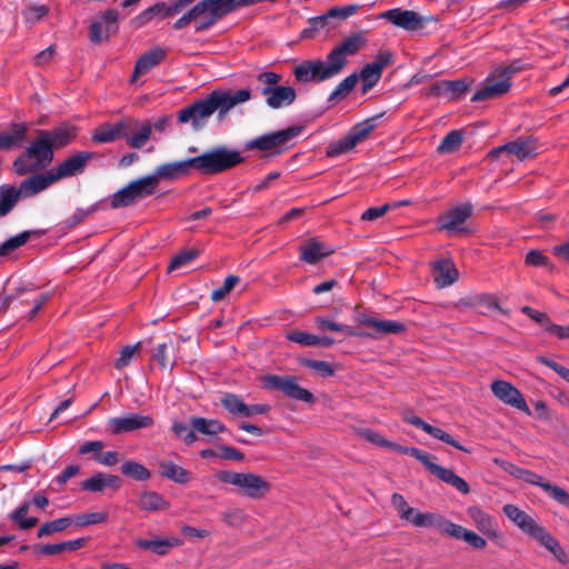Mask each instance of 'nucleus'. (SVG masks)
I'll use <instances>...</instances> for the list:
<instances>
[{
  "label": "nucleus",
  "mask_w": 569,
  "mask_h": 569,
  "mask_svg": "<svg viewBox=\"0 0 569 569\" xmlns=\"http://www.w3.org/2000/svg\"><path fill=\"white\" fill-rule=\"evenodd\" d=\"M53 149L68 146L76 138V127L63 124L52 130H44Z\"/></svg>",
  "instance_id": "f704fd0d"
},
{
  "label": "nucleus",
  "mask_w": 569,
  "mask_h": 569,
  "mask_svg": "<svg viewBox=\"0 0 569 569\" xmlns=\"http://www.w3.org/2000/svg\"><path fill=\"white\" fill-rule=\"evenodd\" d=\"M139 506L147 511L166 510L169 502L154 491H144L139 497Z\"/></svg>",
  "instance_id": "58836bf2"
},
{
  "label": "nucleus",
  "mask_w": 569,
  "mask_h": 569,
  "mask_svg": "<svg viewBox=\"0 0 569 569\" xmlns=\"http://www.w3.org/2000/svg\"><path fill=\"white\" fill-rule=\"evenodd\" d=\"M192 161L193 169L202 174H217L238 166L243 161V157L237 150L218 147L193 157Z\"/></svg>",
  "instance_id": "423d86ee"
},
{
  "label": "nucleus",
  "mask_w": 569,
  "mask_h": 569,
  "mask_svg": "<svg viewBox=\"0 0 569 569\" xmlns=\"http://www.w3.org/2000/svg\"><path fill=\"white\" fill-rule=\"evenodd\" d=\"M221 519L229 527H240L246 521L247 513L240 508H234L224 511Z\"/></svg>",
  "instance_id": "680f3d73"
},
{
  "label": "nucleus",
  "mask_w": 569,
  "mask_h": 569,
  "mask_svg": "<svg viewBox=\"0 0 569 569\" xmlns=\"http://www.w3.org/2000/svg\"><path fill=\"white\" fill-rule=\"evenodd\" d=\"M463 141V134L460 130H452L447 133L440 144L437 148V151L440 154L452 153L459 150Z\"/></svg>",
  "instance_id": "37998d69"
},
{
  "label": "nucleus",
  "mask_w": 569,
  "mask_h": 569,
  "mask_svg": "<svg viewBox=\"0 0 569 569\" xmlns=\"http://www.w3.org/2000/svg\"><path fill=\"white\" fill-rule=\"evenodd\" d=\"M452 525H453V522H451L450 520L446 519L441 515L433 513V512H426V513L421 512V516H419L416 519V527H418V528H427V527L436 528L440 532L446 533L448 536L450 533Z\"/></svg>",
  "instance_id": "72a5a7b5"
},
{
  "label": "nucleus",
  "mask_w": 569,
  "mask_h": 569,
  "mask_svg": "<svg viewBox=\"0 0 569 569\" xmlns=\"http://www.w3.org/2000/svg\"><path fill=\"white\" fill-rule=\"evenodd\" d=\"M192 168L193 161L192 158H189L182 161L160 164L156 168L151 176L157 178V186H159L161 180H177L180 177L188 174Z\"/></svg>",
  "instance_id": "6ab92c4d"
},
{
  "label": "nucleus",
  "mask_w": 569,
  "mask_h": 569,
  "mask_svg": "<svg viewBox=\"0 0 569 569\" xmlns=\"http://www.w3.org/2000/svg\"><path fill=\"white\" fill-rule=\"evenodd\" d=\"M56 182L57 180L50 169L43 173H36L23 180L20 183L19 191L23 197L29 198L46 190Z\"/></svg>",
  "instance_id": "412c9836"
},
{
  "label": "nucleus",
  "mask_w": 569,
  "mask_h": 569,
  "mask_svg": "<svg viewBox=\"0 0 569 569\" xmlns=\"http://www.w3.org/2000/svg\"><path fill=\"white\" fill-rule=\"evenodd\" d=\"M538 142L533 138L517 139L499 146L489 152L490 157H498L502 152L517 157L520 161L530 159L538 153Z\"/></svg>",
  "instance_id": "dca6fc26"
},
{
  "label": "nucleus",
  "mask_w": 569,
  "mask_h": 569,
  "mask_svg": "<svg viewBox=\"0 0 569 569\" xmlns=\"http://www.w3.org/2000/svg\"><path fill=\"white\" fill-rule=\"evenodd\" d=\"M542 490L558 503L569 507V493L565 489L547 481L542 483Z\"/></svg>",
  "instance_id": "13d9d810"
},
{
  "label": "nucleus",
  "mask_w": 569,
  "mask_h": 569,
  "mask_svg": "<svg viewBox=\"0 0 569 569\" xmlns=\"http://www.w3.org/2000/svg\"><path fill=\"white\" fill-rule=\"evenodd\" d=\"M26 123H13L8 130L0 132V150L20 147L27 136Z\"/></svg>",
  "instance_id": "7c9ffc66"
},
{
  "label": "nucleus",
  "mask_w": 569,
  "mask_h": 569,
  "mask_svg": "<svg viewBox=\"0 0 569 569\" xmlns=\"http://www.w3.org/2000/svg\"><path fill=\"white\" fill-rule=\"evenodd\" d=\"M449 536L466 541L475 549H485L487 546V541L482 537L472 530L463 528L460 525L453 523Z\"/></svg>",
  "instance_id": "4c0bfd02"
},
{
  "label": "nucleus",
  "mask_w": 569,
  "mask_h": 569,
  "mask_svg": "<svg viewBox=\"0 0 569 569\" xmlns=\"http://www.w3.org/2000/svg\"><path fill=\"white\" fill-rule=\"evenodd\" d=\"M190 426L204 436H216L227 430V427L220 420L203 417H191Z\"/></svg>",
  "instance_id": "c9c22d12"
},
{
  "label": "nucleus",
  "mask_w": 569,
  "mask_h": 569,
  "mask_svg": "<svg viewBox=\"0 0 569 569\" xmlns=\"http://www.w3.org/2000/svg\"><path fill=\"white\" fill-rule=\"evenodd\" d=\"M129 124L130 121L127 120L116 123H103L94 130L92 140L97 143H108L124 138L127 137Z\"/></svg>",
  "instance_id": "4be33fe9"
},
{
  "label": "nucleus",
  "mask_w": 569,
  "mask_h": 569,
  "mask_svg": "<svg viewBox=\"0 0 569 569\" xmlns=\"http://www.w3.org/2000/svg\"><path fill=\"white\" fill-rule=\"evenodd\" d=\"M110 32V28L103 27L102 22H92L90 27V40L94 43H99L107 39Z\"/></svg>",
  "instance_id": "774afa93"
},
{
  "label": "nucleus",
  "mask_w": 569,
  "mask_h": 569,
  "mask_svg": "<svg viewBox=\"0 0 569 569\" xmlns=\"http://www.w3.org/2000/svg\"><path fill=\"white\" fill-rule=\"evenodd\" d=\"M21 193L14 187L4 186L0 188V217L7 216L17 204Z\"/></svg>",
  "instance_id": "a19ab883"
},
{
  "label": "nucleus",
  "mask_w": 569,
  "mask_h": 569,
  "mask_svg": "<svg viewBox=\"0 0 569 569\" xmlns=\"http://www.w3.org/2000/svg\"><path fill=\"white\" fill-rule=\"evenodd\" d=\"M266 387L282 391L287 397L311 403L315 396L297 383L296 378L289 376L268 375L264 378Z\"/></svg>",
  "instance_id": "9d476101"
},
{
  "label": "nucleus",
  "mask_w": 569,
  "mask_h": 569,
  "mask_svg": "<svg viewBox=\"0 0 569 569\" xmlns=\"http://www.w3.org/2000/svg\"><path fill=\"white\" fill-rule=\"evenodd\" d=\"M166 57V51L161 48H156L143 53L136 62L131 81L134 82L139 77L148 73L157 67Z\"/></svg>",
  "instance_id": "cd10ccee"
},
{
  "label": "nucleus",
  "mask_w": 569,
  "mask_h": 569,
  "mask_svg": "<svg viewBox=\"0 0 569 569\" xmlns=\"http://www.w3.org/2000/svg\"><path fill=\"white\" fill-rule=\"evenodd\" d=\"M366 43L365 38L352 34L336 46L326 60H308L295 68V77L300 82H321L338 76L347 64V59L355 56Z\"/></svg>",
  "instance_id": "f257e3e1"
},
{
  "label": "nucleus",
  "mask_w": 569,
  "mask_h": 569,
  "mask_svg": "<svg viewBox=\"0 0 569 569\" xmlns=\"http://www.w3.org/2000/svg\"><path fill=\"white\" fill-rule=\"evenodd\" d=\"M151 136V126L142 124L137 133L129 134L127 130V142L131 148L140 149L142 148Z\"/></svg>",
  "instance_id": "603ef678"
},
{
  "label": "nucleus",
  "mask_w": 569,
  "mask_h": 569,
  "mask_svg": "<svg viewBox=\"0 0 569 569\" xmlns=\"http://www.w3.org/2000/svg\"><path fill=\"white\" fill-rule=\"evenodd\" d=\"M260 94L266 98V103L271 109L288 107L296 100L297 97L292 87L284 86H278L274 89H261Z\"/></svg>",
  "instance_id": "aec40b11"
},
{
  "label": "nucleus",
  "mask_w": 569,
  "mask_h": 569,
  "mask_svg": "<svg viewBox=\"0 0 569 569\" xmlns=\"http://www.w3.org/2000/svg\"><path fill=\"white\" fill-rule=\"evenodd\" d=\"M93 158V153L89 151H79L64 159L58 167L51 168L57 181L70 177H74L84 171L87 163Z\"/></svg>",
  "instance_id": "2eb2a0df"
},
{
  "label": "nucleus",
  "mask_w": 569,
  "mask_h": 569,
  "mask_svg": "<svg viewBox=\"0 0 569 569\" xmlns=\"http://www.w3.org/2000/svg\"><path fill=\"white\" fill-rule=\"evenodd\" d=\"M510 87L511 82L507 79H503L495 70L490 76L486 78L482 87L473 93L471 101L478 102L501 97L509 91Z\"/></svg>",
  "instance_id": "f3484780"
},
{
  "label": "nucleus",
  "mask_w": 569,
  "mask_h": 569,
  "mask_svg": "<svg viewBox=\"0 0 569 569\" xmlns=\"http://www.w3.org/2000/svg\"><path fill=\"white\" fill-rule=\"evenodd\" d=\"M300 259L307 263L315 264L325 257H328L333 250L325 243L317 240H310L300 247Z\"/></svg>",
  "instance_id": "2f4dec72"
},
{
  "label": "nucleus",
  "mask_w": 569,
  "mask_h": 569,
  "mask_svg": "<svg viewBox=\"0 0 569 569\" xmlns=\"http://www.w3.org/2000/svg\"><path fill=\"white\" fill-rule=\"evenodd\" d=\"M382 114H377L365 119L356 123L348 132L357 142V144L368 138V136L376 129L377 120L381 118Z\"/></svg>",
  "instance_id": "ea45409f"
},
{
  "label": "nucleus",
  "mask_w": 569,
  "mask_h": 569,
  "mask_svg": "<svg viewBox=\"0 0 569 569\" xmlns=\"http://www.w3.org/2000/svg\"><path fill=\"white\" fill-rule=\"evenodd\" d=\"M360 323L372 328L373 335H377V338L385 335L401 333L406 329L405 325L399 321L377 319L368 316L360 318Z\"/></svg>",
  "instance_id": "c85d7f7f"
},
{
  "label": "nucleus",
  "mask_w": 569,
  "mask_h": 569,
  "mask_svg": "<svg viewBox=\"0 0 569 569\" xmlns=\"http://www.w3.org/2000/svg\"><path fill=\"white\" fill-rule=\"evenodd\" d=\"M502 510L508 519H510L525 533L549 550L559 562L563 565L569 562V557L560 546L559 541L530 515L511 503L505 505Z\"/></svg>",
  "instance_id": "7ed1b4c3"
},
{
  "label": "nucleus",
  "mask_w": 569,
  "mask_h": 569,
  "mask_svg": "<svg viewBox=\"0 0 569 569\" xmlns=\"http://www.w3.org/2000/svg\"><path fill=\"white\" fill-rule=\"evenodd\" d=\"M159 472L162 477L179 485H186L190 481V472L171 460L159 461Z\"/></svg>",
  "instance_id": "473e14b6"
},
{
  "label": "nucleus",
  "mask_w": 569,
  "mask_h": 569,
  "mask_svg": "<svg viewBox=\"0 0 569 569\" xmlns=\"http://www.w3.org/2000/svg\"><path fill=\"white\" fill-rule=\"evenodd\" d=\"M73 523L72 517H63L43 523L38 530V537L43 538L54 532H61Z\"/></svg>",
  "instance_id": "a18cd8bd"
},
{
  "label": "nucleus",
  "mask_w": 569,
  "mask_h": 569,
  "mask_svg": "<svg viewBox=\"0 0 569 569\" xmlns=\"http://www.w3.org/2000/svg\"><path fill=\"white\" fill-rule=\"evenodd\" d=\"M31 237V231H22L8 240H6L2 246V256H8L10 252L16 249L22 247Z\"/></svg>",
  "instance_id": "864d4df0"
},
{
  "label": "nucleus",
  "mask_w": 569,
  "mask_h": 569,
  "mask_svg": "<svg viewBox=\"0 0 569 569\" xmlns=\"http://www.w3.org/2000/svg\"><path fill=\"white\" fill-rule=\"evenodd\" d=\"M490 390L493 396L502 403L516 408L527 416L531 415V410L528 407L525 397L510 382L505 380H496L491 383Z\"/></svg>",
  "instance_id": "f8f14e48"
},
{
  "label": "nucleus",
  "mask_w": 569,
  "mask_h": 569,
  "mask_svg": "<svg viewBox=\"0 0 569 569\" xmlns=\"http://www.w3.org/2000/svg\"><path fill=\"white\" fill-rule=\"evenodd\" d=\"M97 209H98L97 203L90 206L87 209L78 208L74 210V212L70 217L64 219L63 224L67 228H73V227L78 226L79 223H81L88 216L93 213Z\"/></svg>",
  "instance_id": "bf43d9fd"
},
{
  "label": "nucleus",
  "mask_w": 569,
  "mask_h": 569,
  "mask_svg": "<svg viewBox=\"0 0 569 569\" xmlns=\"http://www.w3.org/2000/svg\"><path fill=\"white\" fill-rule=\"evenodd\" d=\"M467 511L480 532L489 538H498L499 531L497 523L489 513L476 506L469 507Z\"/></svg>",
  "instance_id": "bb28decb"
},
{
  "label": "nucleus",
  "mask_w": 569,
  "mask_h": 569,
  "mask_svg": "<svg viewBox=\"0 0 569 569\" xmlns=\"http://www.w3.org/2000/svg\"><path fill=\"white\" fill-rule=\"evenodd\" d=\"M192 2L193 0H177L170 6H167L163 2L156 3L154 6L147 8L140 14H138L132 20V23L134 28H141L157 17L164 19L181 13Z\"/></svg>",
  "instance_id": "9b49d317"
},
{
  "label": "nucleus",
  "mask_w": 569,
  "mask_h": 569,
  "mask_svg": "<svg viewBox=\"0 0 569 569\" xmlns=\"http://www.w3.org/2000/svg\"><path fill=\"white\" fill-rule=\"evenodd\" d=\"M426 432L430 435L431 437L439 439L461 451L468 452V449H466L462 445H460L458 441H456L448 432L445 430L433 427L431 425H428L426 428Z\"/></svg>",
  "instance_id": "6e6d98bb"
},
{
  "label": "nucleus",
  "mask_w": 569,
  "mask_h": 569,
  "mask_svg": "<svg viewBox=\"0 0 569 569\" xmlns=\"http://www.w3.org/2000/svg\"><path fill=\"white\" fill-rule=\"evenodd\" d=\"M221 482L239 488L251 499H260L270 490V483L261 476L252 472L219 471L216 475Z\"/></svg>",
  "instance_id": "6e6552de"
},
{
  "label": "nucleus",
  "mask_w": 569,
  "mask_h": 569,
  "mask_svg": "<svg viewBox=\"0 0 569 569\" xmlns=\"http://www.w3.org/2000/svg\"><path fill=\"white\" fill-rule=\"evenodd\" d=\"M199 254H200V251L198 249L182 250L172 258V260L168 267V270L172 271V270L179 269L183 266H187V264L191 263Z\"/></svg>",
  "instance_id": "3c124183"
},
{
  "label": "nucleus",
  "mask_w": 569,
  "mask_h": 569,
  "mask_svg": "<svg viewBox=\"0 0 569 569\" xmlns=\"http://www.w3.org/2000/svg\"><path fill=\"white\" fill-rule=\"evenodd\" d=\"M121 472L123 476L131 478L136 481H147L151 477V472L143 465L127 460L121 465Z\"/></svg>",
  "instance_id": "79ce46f5"
},
{
  "label": "nucleus",
  "mask_w": 569,
  "mask_h": 569,
  "mask_svg": "<svg viewBox=\"0 0 569 569\" xmlns=\"http://www.w3.org/2000/svg\"><path fill=\"white\" fill-rule=\"evenodd\" d=\"M152 425L153 419L150 416H142L138 413H130L124 417H116L108 420V427L112 435H121L139 429H146Z\"/></svg>",
  "instance_id": "a211bd4d"
},
{
  "label": "nucleus",
  "mask_w": 569,
  "mask_h": 569,
  "mask_svg": "<svg viewBox=\"0 0 569 569\" xmlns=\"http://www.w3.org/2000/svg\"><path fill=\"white\" fill-rule=\"evenodd\" d=\"M222 407L231 415L243 417L246 403L233 393H226L221 399Z\"/></svg>",
  "instance_id": "09e8293b"
},
{
  "label": "nucleus",
  "mask_w": 569,
  "mask_h": 569,
  "mask_svg": "<svg viewBox=\"0 0 569 569\" xmlns=\"http://www.w3.org/2000/svg\"><path fill=\"white\" fill-rule=\"evenodd\" d=\"M472 206L470 203L458 204L438 218V228L445 230L448 234L465 232L463 223L470 218Z\"/></svg>",
  "instance_id": "ddd939ff"
},
{
  "label": "nucleus",
  "mask_w": 569,
  "mask_h": 569,
  "mask_svg": "<svg viewBox=\"0 0 569 569\" xmlns=\"http://www.w3.org/2000/svg\"><path fill=\"white\" fill-rule=\"evenodd\" d=\"M526 263L532 267H542L552 270L553 266L550 259L539 250H530L525 259Z\"/></svg>",
  "instance_id": "052dcab7"
},
{
  "label": "nucleus",
  "mask_w": 569,
  "mask_h": 569,
  "mask_svg": "<svg viewBox=\"0 0 569 569\" xmlns=\"http://www.w3.org/2000/svg\"><path fill=\"white\" fill-rule=\"evenodd\" d=\"M300 132L301 127H289L283 130L252 139L247 143V148L267 151L269 154H279L283 151V148Z\"/></svg>",
  "instance_id": "1a4fd4ad"
},
{
  "label": "nucleus",
  "mask_w": 569,
  "mask_h": 569,
  "mask_svg": "<svg viewBox=\"0 0 569 569\" xmlns=\"http://www.w3.org/2000/svg\"><path fill=\"white\" fill-rule=\"evenodd\" d=\"M470 82L471 81L468 79L438 81L432 84L431 93L433 96L447 97L451 100H458L466 93Z\"/></svg>",
  "instance_id": "b1692460"
},
{
  "label": "nucleus",
  "mask_w": 569,
  "mask_h": 569,
  "mask_svg": "<svg viewBox=\"0 0 569 569\" xmlns=\"http://www.w3.org/2000/svg\"><path fill=\"white\" fill-rule=\"evenodd\" d=\"M358 8H359L358 4H349V6H345V7H333L328 11L327 14L313 18L311 20L312 28L315 30L325 28L327 20L329 18L346 19V18L355 14L357 12Z\"/></svg>",
  "instance_id": "e433bc0d"
},
{
  "label": "nucleus",
  "mask_w": 569,
  "mask_h": 569,
  "mask_svg": "<svg viewBox=\"0 0 569 569\" xmlns=\"http://www.w3.org/2000/svg\"><path fill=\"white\" fill-rule=\"evenodd\" d=\"M108 512L106 511H97V512H86L76 516L72 518L73 523L78 527H86L90 525L102 523L107 521Z\"/></svg>",
  "instance_id": "8fccbe9b"
},
{
  "label": "nucleus",
  "mask_w": 569,
  "mask_h": 569,
  "mask_svg": "<svg viewBox=\"0 0 569 569\" xmlns=\"http://www.w3.org/2000/svg\"><path fill=\"white\" fill-rule=\"evenodd\" d=\"M251 98L249 89L214 90L206 99L196 101L194 103L181 109L178 120L181 123L190 122L193 128H200L204 121L214 112L222 118L230 109L239 103H243Z\"/></svg>",
  "instance_id": "f03ea898"
},
{
  "label": "nucleus",
  "mask_w": 569,
  "mask_h": 569,
  "mask_svg": "<svg viewBox=\"0 0 569 569\" xmlns=\"http://www.w3.org/2000/svg\"><path fill=\"white\" fill-rule=\"evenodd\" d=\"M157 178L150 174L140 177L127 183L110 197L112 209L127 208L138 201L151 197L157 191Z\"/></svg>",
  "instance_id": "0eeeda50"
},
{
  "label": "nucleus",
  "mask_w": 569,
  "mask_h": 569,
  "mask_svg": "<svg viewBox=\"0 0 569 569\" xmlns=\"http://www.w3.org/2000/svg\"><path fill=\"white\" fill-rule=\"evenodd\" d=\"M184 10L173 23V28L181 30L193 23L198 32L208 30L218 19L233 11L230 0H200L192 7L189 4Z\"/></svg>",
  "instance_id": "20e7f679"
},
{
  "label": "nucleus",
  "mask_w": 569,
  "mask_h": 569,
  "mask_svg": "<svg viewBox=\"0 0 569 569\" xmlns=\"http://www.w3.org/2000/svg\"><path fill=\"white\" fill-rule=\"evenodd\" d=\"M240 281L238 276L230 274L224 279L223 284L220 288H217L212 290L211 292V300L214 302H218L222 300L233 288L234 286Z\"/></svg>",
  "instance_id": "4d7b16f0"
},
{
  "label": "nucleus",
  "mask_w": 569,
  "mask_h": 569,
  "mask_svg": "<svg viewBox=\"0 0 569 569\" xmlns=\"http://www.w3.org/2000/svg\"><path fill=\"white\" fill-rule=\"evenodd\" d=\"M305 366L317 371L323 378L331 377L335 373L333 367L327 361L306 360Z\"/></svg>",
  "instance_id": "338daca9"
},
{
  "label": "nucleus",
  "mask_w": 569,
  "mask_h": 569,
  "mask_svg": "<svg viewBox=\"0 0 569 569\" xmlns=\"http://www.w3.org/2000/svg\"><path fill=\"white\" fill-rule=\"evenodd\" d=\"M136 545L143 550L151 551L159 556L167 555L172 548L181 546L182 540L176 537L170 538H156V539H139Z\"/></svg>",
  "instance_id": "c756f323"
},
{
  "label": "nucleus",
  "mask_w": 569,
  "mask_h": 569,
  "mask_svg": "<svg viewBox=\"0 0 569 569\" xmlns=\"http://www.w3.org/2000/svg\"><path fill=\"white\" fill-rule=\"evenodd\" d=\"M380 19H385L392 23L395 27L401 28L406 31H416L423 28L426 18L412 10H403L401 8H393L381 12Z\"/></svg>",
  "instance_id": "4468645a"
},
{
  "label": "nucleus",
  "mask_w": 569,
  "mask_h": 569,
  "mask_svg": "<svg viewBox=\"0 0 569 569\" xmlns=\"http://www.w3.org/2000/svg\"><path fill=\"white\" fill-rule=\"evenodd\" d=\"M49 9L44 4L40 6H30L23 10L22 14L27 22L34 24L40 21L47 13Z\"/></svg>",
  "instance_id": "e2e57ef3"
},
{
  "label": "nucleus",
  "mask_w": 569,
  "mask_h": 569,
  "mask_svg": "<svg viewBox=\"0 0 569 569\" xmlns=\"http://www.w3.org/2000/svg\"><path fill=\"white\" fill-rule=\"evenodd\" d=\"M287 339L301 346H317L318 336L305 331H291Z\"/></svg>",
  "instance_id": "0e129e2a"
},
{
  "label": "nucleus",
  "mask_w": 569,
  "mask_h": 569,
  "mask_svg": "<svg viewBox=\"0 0 569 569\" xmlns=\"http://www.w3.org/2000/svg\"><path fill=\"white\" fill-rule=\"evenodd\" d=\"M356 146H357V142L353 140V138L348 132L343 138L329 144L326 153L328 157L333 158V157L340 156L342 153H346V152L352 150Z\"/></svg>",
  "instance_id": "de8ad7c7"
},
{
  "label": "nucleus",
  "mask_w": 569,
  "mask_h": 569,
  "mask_svg": "<svg viewBox=\"0 0 569 569\" xmlns=\"http://www.w3.org/2000/svg\"><path fill=\"white\" fill-rule=\"evenodd\" d=\"M356 146H357V142L353 140V138L348 132L343 138L329 144L326 153L328 157L333 158V157L340 156L342 153H346V152L352 150Z\"/></svg>",
  "instance_id": "49530a36"
},
{
  "label": "nucleus",
  "mask_w": 569,
  "mask_h": 569,
  "mask_svg": "<svg viewBox=\"0 0 569 569\" xmlns=\"http://www.w3.org/2000/svg\"><path fill=\"white\" fill-rule=\"evenodd\" d=\"M359 80L358 73H351L340 81L329 96V101L339 100L347 97L356 87Z\"/></svg>",
  "instance_id": "c03bdc74"
},
{
  "label": "nucleus",
  "mask_w": 569,
  "mask_h": 569,
  "mask_svg": "<svg viewBox=\"0 0 569 569\" xmlns=\"http://www.w3.org/2000/svg\"><path fill=\"white\" fill-rule=\"evenodd\" d=\"M280 80L281 76L272 71L261 72L257 76L260 90L264 88L274 89L279 86Z\"/></svg>",
  "instance_id": "69168bd1"
},
{
  "label": "nucleus",
  "mask_w": 569,
  "mask_h": 569,
  "mask_svg": "<svg viewBox=\"0 0 569 569\" xmlns=\"http://www.w3.org/2000/svg\"><path fill=\"white\" fill-rule=\"evenodd\" d=\"M432 276L438 288H446L457 281L459 272L451 260L443 259L432 264Z\"/></svg>",
  "instance_id": "393cba45"
},
{
  "label": "nucleus",
  "mask_w": 569,
  "mask_h": 569,
  "mask_svg": "<svg viewBox=\"0 0 569 569\" xmlns=\"http://www.w3.org/2000/svg\"><path fill=\"white\" fill-rule=\"evenodd\" d=\"M44 130H39L38 136L13 162L14 172L24 176L48 167L53 160V148L47 138Z\"/></svg>",
  "instance_id": "39448f33"
},
{
  "label": "nucleus",
  "mask_w": 569,
  "mask_h": 569,
  "mask_svg": "<svg viewBox=\"0 0 569 569\" xmlns=\"http://www.w3.org/2000/svg\"><path fill=\"white\" fill-rule=\"evenodd\" d=\"M172 432L177 438L184 441L186 445H192L197 440L196 430L180 421H174L171 427Z\"/></svg>",
  "instance_id": "5fc2aeb1"
},
{
  "label": "nucleus",
  "mask_w": 569,
  "mask_h": 569,
  "mask_svg": "<svg viewBox=\"0 0 569 569\" xmlns=\"http://www.w3.org/2000/svg\"><path fill=\"white\" fill-rule=\"evenodd\" d=\"M389 53H380L377 58V61L368 63L362 68L360 74L358 76L363 82V93L370 90L380 80L382 69L389 63Z\"/></svg>",
  "instance_id": "5701e85b"
},
{
  "label": "nucleus",
  "mask_w": 569,
  "mask_h": 569,
  "mask_svg": "<svg viewBox=\"0 0 569 569\" xmlns=\"http://www.w3.org/2000/svg\"><path fill=\"white\" fill-rule=\"evenodd\" d=\"M120 487L121 479L118 476L104 472H96L81 482V489L88 492H101L106 488L118 490Z\"/></svg>",
  "instance_id": "a878e982"
}]
</instances>
